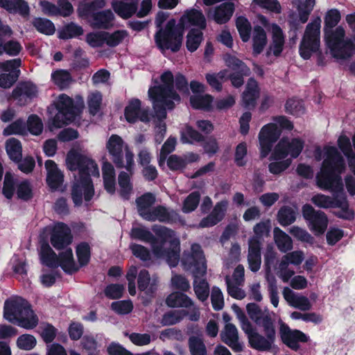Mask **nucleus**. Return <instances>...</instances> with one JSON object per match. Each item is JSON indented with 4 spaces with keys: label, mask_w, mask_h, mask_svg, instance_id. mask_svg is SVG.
I'll return each instance as SVG.
<instances>
[{
    "label": "nucleus",
    "mask_w": 355,
    "mask_h": 355,
    "mask_svg": "<svg viewBox=\"0 0 355 355\" xmlns=\"http://www.w3.org/2000/svg\"><path fill=\"white\" fill-rule=\"evenodd\" d=\"M285 108L288 113L297 116L304 113V105L298 99H289L287 101Z\"/></svg>",
    "instance_id": "0e129e2a"
},
{
    "label": "nucleus",
    "mask_w": 355,
    "mask_h": 355,
    "mask_svg": "<svg viewBox=\"0 0 355 355\" xmlns=\"http://www.w3.org/2000/svg\"><path fill=\"white\" fill-rule=\"evenodd\" d=\"M114 19L113 12L106 10L92 15L89 22L94 28L107 29L112 26Z\"/></svg>",
    "instance_id": "7c9ffc66"
},
{
    "label": "nucleus",
    "mask_w": 355,
    "mask_h": 355,
    "mask_svg": "<svg viewBox=\"0 0 355 355\" xmlns=\"http://www.w3.org/2000/svg\"><path fill=\"white\" fill-rule=\"evenodd\" d=\"M228 77L227 70H222L218 73H208L205 75L207 83L216 91L222 89V84Z\"/></svg>",
    "instance_id": "a19ab883"
},
{
    "label": "nucleus",
    "mask_w": 355,
    "mask_h": 355,
    "mask_svg": "<svg viewBox=\"0 0 355 355\" xmlns=\"http://www.w3.org/2000/svg\"><path fill=\"white\" fill-rule=\"evenodd\" d=\"M189 345L191 355H207L206 347L201 338L194 336L190 338Z\"/></svg>",
    "instance_id": "e2e57ef3"
},
{
    "label": "nucleus",
    "mask_w": 355,
    "mask_h": 355,
    "mask_svg": "<svg viewBox=\"0 0 355 355\" xmlns=\"http://www.w3.org/2000/svg\"><path fill=\"white\" fill-rule=\"evenodd\" d=\"M228 206V202L227 200H223L217 203L212 211V213L207 218H203L200 223V227H211L219 221H220L225 216V211Z\"/></svg>",
    "instance_id": "c85d7f7f"
},
{
    "label": "nucleus",
    "mask_w": 355,
    "mask_h": 355,
    "mask_svg": "<svg viewBox=\"0 0 355 355\" xmlns=\"http://www.w3.org/2000/svg\"><path fill=\"white\" fill-rule=\"evenodd\" d=\"M12 323L16 324L22 328L31 329L37 325L38 318L33 311L31 309V306H29L28 309H25L22 314H21L18 318L16 319V321Z\"/></svg>",
    "instance_id": "e433bc0d"
},
{
    "label": "nucleus",
    "mask_w": 355,
    "mask_h": 355,
    "mask_svg": "<svg viewBox=\"0 0 355 355\" xmlns=\"http://www.w3.org/2000/svg\"><path fill=\"white\" fill-rule=\"evenodd\" d=\"M102 103V95L98 92L91 93L87 99L89 112L92 114H96L100 110Z\"/></svg>",
    "instance_id": "69168bd1"
},
{
    "label": "nucleus",
    "mask_w": 355,
    "mask_h": 355,
    "mask_svg": "<svg viewBox=\"0 0 355 355\" xmlns=\"http://www.w3.org/2000/svg\"><path fill=\"white\" fill-rule=\"evenodd\" d=\"M29 306V304L23 298L18 296L11 297L4 303L3 317L12 323Z\"/></svg>",
    "instance_id": "aec40b11"
},
{
    "label": "nucleus",
    "mask_w": 355,
    "mask_h": 355,
    "mask_svg": "<svg viewBox=\"0 0 355 355\" xmlns=\"http://www.w3.org/2000/svg\"><path fill=\"white\" fill-rule=\"evenodd\" d=\"M236 28L243 42L249 41L252 26L250 21L244 17H239L236 21Z\"/></svg>",
    "instance_id": "de8ad7c7"
},
{
    "label": "nucleus",
    "mask_w": 355,
    "mask_h": 355,
    "mask_svg": "<svg viewBox=\"0 0 355 355\" xmlns=\"http://www.w3.org/2000/svg\"><path fill=\"white\" fill-rule=\"evenodd\" d=\"M312 202L320 208L338 207L340 210L337 215L343 218L350 219L353 217V212L348 207V204L345 198L341 200L333 199L323 194H317L312 197Z\"/></svg>",
    "instance_id": "f3484780"
},
{
    "label": "nucleus",
    "mask_w": 355,
    "mask_h": 355,
    "mask_svg": "<svg viewBox=\"0 0 355 355\" xmlns=\"http://www.w3.org/2000/svg\"><path fill=\"white\" fill-rule=\"evenodd\" d=\"M155 201V196L150 193H146L137 200L138 211L143 218H150L148 214L153 209L151 207Z\"/></svg>",
    "instance_id": "58836bf2"
},
{
    "label": "nucleus",
    "mask_w": 355,
    "mask_h": 355,
    "mask_svg": "<svg viewBox=\"0 0 355 355\" xmlns=\"http://www.w3.org/2000/svg\"><path fill=\"white\" fill-rule=\"evenodd\" d=\"M150 218H144L147 220L154 221L159 220L160 222H171L174 220L177 214L173 211H168L166 208L159 206L155 207L148 214Z\"/></svg>",
    "instance_id": "4c0bfd02"
},
{
    "label": "nucleus",
    "mask_w": 355,
    "mask_h": 355,
    "mask_svg": "<svg viewBox=\"0 0 355 355\" xmlns=\"http://www.w3.org/2000/svg\"><path fill=\"white\" fill-rule=\"evenodd\" d=\"M268 44L267 35L265 30L261 26H255L252 31V46L254 55L260 54Z\"/></svg>",
    "instance_id": "473e14b6"
},
{
    "label": "nucleus",
    "mask_w": 355,
    "mask_h": 355,
    "mask_svg": "<svg viewBox=\"0 0 355 355\" xmlns=\"http://www.w3.org/2000/svg\"><path fill=\"white\" fill-rule=\"evenodd\" d=\"M304 260V254L301 250H295L284 255L276 268L277 276L286 283L295 275L290 265L299 266Z\"/></svg>",
    "instance_id": "dca6fc26"
},
{
    "label": "nucleus",
    "mask_w": 355,
    "mask_h": 355,
    "mask_svg": "<svg viewBox=\"0 0 355 355\" xmlns=\"http://www.w3.org/2000/svg\"><path fill=\"white\" fill-rule=\"evenodd\" d=\"M137 3V0L114 1L112 3V6L119 16L127 19L135 12Z\"/></svg>",
    "instance_id": "2f4dec72"
},
{
    "label": "nucleus",
    "mask_w": 355,
    "mask_h": 355,
    "mask_svg": "<svg viewBox=\"0 0 355 355\" xmlns=\"http://www.w3.org/2000/svg\"><path fill=\"white\" fill-rule=\"evenodd\" d=\"M352 143L354 150L347 137L341 135L338 139V147L346 156L350 171L355 175V135L352 137Z\"/></svg>",
    "instance_id": "c756f323"
},
{
    "label": "nucleus",
    "mask_w": 355,
    "mask_h": 355,
    "mask_svg": "<svg viewBox=\"0 0 355 355\" xmlns=\"http://www.w3.org/2000/svg\"><path fill=\"white\" fill-rule=\"evenodd\" d=\"M128 37V33L125 30L105 32V44L110 47H114L121 44Z\"/></svg>",
    "instance_id": "c03bdc74"
},
{
    "label": "nucleus",
    "mask_w": 355,
    "mask_h": 355,
    "mask_svg": "<svg viewBox=\"0 0 355 355\" xmlns=\"http://www.w3.org/2000/svg\"><path fill=\"white\" fill-rule=\"evenodd\" d=\"M51 79L55 85L60 88H64L70 83L71 78L68 71L59 69L51 73Z\"/></svg>",
    "instance_id": "864d4df0"
},
{
    "label": "nucleus",
    "mask_w": 355,
    "mask_h": 355,
    "mask_svg": "<svg viewBox=\"0 0 355 355\" xmlns=\"http://www.w3.org/2000/svg\"><path fill=\"white\" fill-rule=\"evenodd\" d=\"M155 285V280L150 283V278L148 272L146 270H141L139 272L138 277V286L140 290L144 291L146 293H151L153 291L154 286Z\"/></svg>",
    "instance_id": "6e6d98bb"
},
{
    "label": "nucleus",
    "mask_w": 355,
    "mask_h": 355,
    "mask_svg": "<svg viewBox=\"0 0 355 355\" xmlns=\"http://www.w3.org/2000/svg\"><path fill=\"white\" fill-rule=\"evenodd\" d=\"M86 42L92 47H98L105 44V32H95L88 33L86 36Z\"/></svg>",
    "instance_id": "338daca9"
},
{
    "label": "nucleus",
    "mask_w": 355,
    "mask_h": 355,
    "mask_svg": "<svg viewBox=\"0 0 355 355\" xmlns=\"http://www.w3.org/2000/svg\"><path fill=\"white\" fill-rule=\"evenodd\" d=\"M54 103L57 112L52 119L51 125L53 128H60L73 120L76 112L69 96L61 94Z\"/></svg>",
    "instance_id": "2eb2a0df"
},
{
    "label": "nucleus",
    "mask_w": 355,
    "mask_h": 355,
    "mask_svg": "<svg viewBox=\"0 0 355 355\" xmlns=\"http://www.w3.org/2000/svg\"><path fill=\"white\" fill-rule=\"evenodd\" d=\"M303 216L308 221L310 230L315 235L322 234L326 230L328 220L326 215L322 211H316L309 205H305L302 207Z\"/></svg>",
    "instance_id": "a211bd4d"
},
{
    "label": "nucleus",
    "mask_w": 355,
    "mask_h": 355,
    "mask_svg": "<svg viewBox=\"0 0 355 355\" xmlns=\"http://www.w3.org/2000/svg\"><path fill=\"white\" fill-rule=\"evenodd\" d=\"M161 85L149 88L148 98L156 112L159 110L173 109L175 103L180 101V96L173 90L174 77L169 71L164 72L160 76Z\"/></svg>",
    "instance_id": "1a4fd4ad"
},
{
    "label": "nucleus",
    "mask_w": 355,
    "mask_h": 355,
    "mask_svg": "<svg viewBox=\"0 0 355 355\" xmlns=\"http://www.w3.org/2000/svg\"><path fill=\"white\" fill-rule=\"evenodd\" d=\"M84 33L81 26L71 23L65 26L59 31V37L61 39H70L83 35Z\"/></svg>",
    "instance_id": "603ef678"
},
{
    "label": "nucleus",
    "mask_w": 355,
    "mask_h": 355,
    "mask_svg": "<svg viewBox=\"0 0 355 355\" xmlns=\"http://www.w3.org/2000/svg\"><path fill=\"white\" fill-rule=\"evenodd\" d=\"M166 19L167 15L164 12H159L155 19L159 30L155 35V40L163 53L168 50L177 52L180 49L185 28L197 26L201 31L206 27L203 13L193 8L186 10L178 24L174 19L165 21Z\"/></svg>",
    "instance_id": "f03ea898"
},
{
    "label": "nucleus",
    "mask_w": 355,
    "mask_h": 355,
    "mask_svg": "<svg viewBox=\"0 0 355 355\" xmlns=\"http://www.w3.org/2000/svg\"><path fill=\"white\" fill-rule=\"evenodd\" d=\"M277 220L280 225L287 226L295 220V212L289 207L282 208L277 215Z\"/></svg>",
    "instance_id": "bf43d9fd"
},
{
    "label": "nucleus",
    "mask_w": 355,
    "mask_h": 355,
    "mask_svg": "<svg viewBox=\"0 0 355 355\" xmlns=\"http://www.w3.org/2000/svg\"><path fill=\"white\" fill-rule=\"evenodd\" d=\"M202 41V33L200 30L193 28L187 35L186 46L190 52L198 49Z\"/></svg>",
    "instance_id": "a18cd8bd"
},
{
    "label": "nucleus",
    "mask_w": 355,
    "mask_h": 355,
    "mask_svg": "<svg viewBox=\"0 0 355 355\" xmlns=\"http://www.w3.org/2000/svg\"><path fill=\"white\" fill-rule=\"evenodd\" d=\"M40 258L42 264L51 268L60 266L66 272L78 270L69 245L72 241L69 227L61 223L47 226L40 235Z\"/></svg>",
    "instance_id": "f257e3e1"
},
{
    "label": "nucleus",
    "mask_w": 355,
    "mask_h": 355,
    "mask_svg": "<svg viewBox=\"0 0 355 355\" xmlns=\"http://www.w3.org/2000/svg\"><path fill=\"white\" fill-rule=\"evenodd\" d=\"M304 146V141L301 138L284 137L279 141L272 150L270 155L269 171L272 174H279L285 171L297 158Z\"/></svg>",
    "instance_id": "0eeeda50"
},
{
    "label": "nucleus",
    "mask_w": 355,
    "mask_h": 355,
    "mask_svg": "<svg viewBox=\"0 0 355 355\" xmlns=\"http://www.w3.org/2000/svg\"><path fill=\"white\" fill-rule=\"evenodd\" d=\"M27 127L28 131L31 134L34 135H39L42 132L43 123L37 115L33 114L28 119Z\"/></svg>",
    "instance_id": "774afa93"
},
{
    "label": "nucleus",
    "mask_w": 355,
    "mask_h": 355,
    "mask_svg": "<svg viewBox=\"0 0 355 355\" xmlns=\"http://www.w3.org/2000/svg\"><path fill=\"white\" fill-rule=\"evenodd\" d=\"M274 240L281 252H286L293 248V241L291 237L279 227L274 229Z\"/></svg>",
    "instance_id": "ea45409f"
},
{
    "label": "nucleus",
    "mask_w": 355,
    "mask_h": 355,
    "mask_svg": "<svg viewBox=\"0 0 355 355\" xmlns=\"http://www.w3.org/2000/svg\"><path fill=\"white\" fill-rule=\"evenodd\" d=\"M224 61L225 64L232 70H239L243 75H249L250 69L241 60L234 55L226 54L224 56Z\"/></svg>",
    "instance_id": "09e8293b"
},
{
    "label": "nucleus",
    "mask_w": 355,
    "mask_h": 355,
    "mask_svg": "<svg viewBox=\"0 0 355 355\" xmlns=\"http://www.w3.org/2000/svg\"><path fill=\"white\" fill-rule=\"evenodd\" d=\"M182 265L185 270L191 271L193 275V287L197 297L202 302L206 300L209 295V286L202 277L206 273L207 266L200 245L193 244L191 252L184 254Z\"/></svg>",
    "instance_id": "6e6552de"
},
{
    "label": "nucleus",
    "mask_w": 355,
    "mask_h": 355,
    "mask_svg": "<svg viewBox=\"0 0 355 355\" xmlns=\"http://www.w3.org/2000/svg\"><path fill=\"white\" fill-rule=\"evenodd\" d=\"M234 11V3L232 1L223 3L214 8L206 10L209 19H212L217 24H225L232 17Z\"/></svg>",
    "instance_id": "393cba45"
},
{
    "label": "nucleus",
    "mask_w": 355,
    "mask_h": 355,
    "mask_svg": "<svg viewBox=\"0 0 355 355\" xmlns=\"http://www.w3.org/2000/svg\"><path fill=\"white\" fill-rule=\"evenodd\" d=\"M282 295L289 306L293 308L301 311H309L312 307V304L308 297L294 292L288 287L284 288Z\"/></svg>",
    "instance_id": "a878e982"
},
{
    "label": "nucleus",
    "mask_w": 355,
    "mask_h": 355,
    "mask_svg": "<svg viewBox=\"0 0 355 355\" xmlns=\"http://www.w3.org/2000/svg\"><path fill=\"white\" fill-rule=\"evenodd\" d=\"M313 157L316 161L322 159L320 170L316 175L317 185L324 190L343 191L340 174L345 169V164L336 148L330 146L316 147Z\"/></svg>",
    "instance_id": "39448f33"
},
{
    "label": "nucleus",
    "mask_w": 355,
    "mask_h": 355,
    "mask_svg": "<svg viewBox=\"0 0 355 355\" xmlns=\"http://www.w3.org/2000/svg\"><path fill=\"white\" fill-rule=\"evenodd\" d=\"M293 128V123L283 116H277L273 122L263 125L258 135L261 157H266L272 152V146L279 137L282 129L292 130Z\"/></svg>",
    "instance_id": "9d476101"
},
{
    "label": "nucleus",
    "mask_w": 355,
    "mask_h": 355,
    "mask_svg": "<svg viewBox=\"0 0 355 355\" xmlns=\"http://www.w3.org/2000/svg\"><path fill=\"white\" fill-rule=\"evenodd\" d=\"M213 102V97L209 94L193 95L190 98L191 106L196 109H208Z\"/></svg>",
    "instance_id": "8fccbe9b"
},
{
    "label": "nucleus",
    "mask_w": 355,
    "mask_h": 355,
    "mask_svg": "<svg viewBox=\"0 0 355 355\" xmlns=\"http://www.w3.org/2000/svg\"><path fill=\"white\" fill-rule=\"evenodd\" d=\"M340 19L338 10H329L324 18V40L327 46L335 57L345 58L350 56L355 51L354 44L349 40H344L345 29L338 26L333 29Z\"/></svg>",
    "instance_id": "423d86ee"
},
{
    "label": "nucleus",
    "mask_w": 355,
    "mask_h": 355,
    "mask_svg": "<svg viewBox=\"0 0 355 355\" xmlns=\"http://www.w3.org/2000/svg\"><path fill=\"white\" fill-rule=\"evenodd\" d=\"M21 65L20 59H13L5 62H0V87L3 88L10 87L17 80Z\"/></svg>",
    "instance_id": "6ab92c4d"
},
{
    "label": "nucleus",
    "mask_w": 355,
    "mask_h": 355,
    "mask_svg": "<svg viewBox=\"0 0 355 355\" xmlns=\"http://www.w3.org/2000/svg\"><path fill=\"white\" fill-rule=\"evenodd\" d=\"M46 170V183L51 190L62 189L64 175L58 168L57 164L53 160H47L45 162Z\"/></svg>",
    "instance_id": "bb28decb"
},
{
    "label": "nucleus",
    "mask_w": 355,
    "mask_h": 355,
    "mask_svg": "<svg viewBox=\"0 0 355 355\" xmlns=\"http://www.w3.org/2000/svg\"><path fill=\"white\" fill-rule=\"evenodd\" d=\"M6 150L8 157L12 161L18 162L21 158L22 147L17 139H8L6 142Z\"/></svg>",
    "instance_id": "79ce46f5"
},
{
    "label": "nucleus",
    "mask_w": 355,
    "mask_h": 355,
    "mask_svg": "<svg viewBox=\"0 0 355 355\" xmlns=\"http://www.w3.org/2000/svg\"><path fill=\"white\" fill-rule=\"evenodd\" d=\"M246 309L250 318L259 325H263V323L272 321V315H274V313H270L268 310L262 312L255 304H248Z\"/></svg>",
    "instance_id": "c9c22d12"
},
{
    "label": "nucleus",
    "mask_w": 355,
    "mask_h": 355,
    "mask_svg": "<svg viewBox=\"0 0 355 355\" xmlns=\"http://www.w3.org/2000/svg\"><path fill=\"white\" fill-rule=\"evenodd\" d=\"M270 42L266 51V55L279 56L284 48L285 37L282 30L276 24H272L270 29Z\"/></svg>",
    "instance_id": "b1692460"
},
{
    "label": "nucleus",
    "mask_w": 355,
    "mask_h": 355,
    "mask_svg": "<svg viewBox=\"0 0 355 355\" xmlns=\"http://www.w3.org/2000/svg\"><path fill=\"white\" fill-rule=\"evenodd\" d=\"M294 3L299 11L301 21L306 22L308 15L314 7L315 0H306L304 2L301 0H295Z\"/></svg>",
    "instance_id": "3c124183"
},
{
    "label": "nucleus",
    "mask_w": 355,
    "mask_h": 355,
    "mask_svg": "<svg viewBox=\"0 0 355 355\" xmlns=\"http://www.w3.org/2000/svg\"><path fill=\"white\" fill-rule=\"evenodd\" d=\"M124 116L125 120L131 123L139 120L142 122H148L150 120L148 110L142 108L141 101L137 98L128 101L124 109Z\"/></svg>",
    "instance_id": "412c9836"
},
{
    "label": "nucleus",
    "mask_w": 355,
    "mask_h": 355,
    "mask_svg": "<svg viewBox=\"0 0 355 355\" xmlns=\"http://www.w3.org/2000/svg\"><path fill=\"white\" fill-rule=\"evenodd\" d=\"M320 27L321 19L317 18L309 23L306 28L299 46L300 56L305 60L309 59L320 52Z\"/></svg>",
    "instance_id": "f8f14e48"
},
{
    "label": "nucleus",
    "mask_w": 355,
    "mask_h": 355,
    "mask_svg": "<svg viewBox=\"0 0 355 355\" xmlns=\"http://www.w3.org/2000/svg\"><path fill=\"white\" fill-rule=\"evenodd\" d=\"M166 302L168 306L171 307L190 308L192 313L189 315V319L191 320H197L199 318L200 313L198 309L193 305L190 298L182 293L175 292L171 293L166 298Z\"/></svg>",
    "instance_id": "5701e85b"
},
{
    "label": "nucleus",
    "mask_w": 355,
    "mask_h": 355,
    "mask_svg": "<svg viewBox=\"0 0 355 355\" xmlns=\"http://www.w3.org/2000/svg\"><path fill=\"white\" fill-rule=\"evenodd\" d=\"M153 230L156 238L147 228L136 226L131 230L130 237L150 243L155 258L165 260L171 267L176 266L180 257V241L174 232L158 225L154 226Z\"/></svg>",
    "instance_id": "20e7f679"
},
{
    "label": "nucleus",
    "mask_w": 355,
    "mask_h": 355,
    "mask_svg": "<svg viewBox=\"0 0 355 355\" xmlns=\"http://www.w3.org/2000/svg\"><path fill=\"white\" fill-rule=\"evenodd\" d=\"M106 149L117 167L124 168L130 174L132 173L135 166L134 154L121 137L111 135L107 141Z\"/></svg>",
    "instance_id": "9b49d317"
},
{
    "label": "nucleus",
    "mask_w": 355,
    "mask_h": 355,
    "mask_svg": "<svg viewBox=\"0 0 355 355\" xmlns=\"http://www.w3.org/2000/svg\"><path fill=\"white\" fill-rule=\"evenodd\" d=\"M66 165L68 169L76 172L71 195L74 204L79 206L83 199L89 201L92 198L94 189L91 178L99 177L98 167L89 157L74 150L68 153Z\"/></svg>",
    "instance_id": "7ed1b4c3"
},
{
    "label": "nucleus",
    "mask_w": 355,
    "mask_h": 355,
    "mask_svg": "<svg viewBox=\"0 0 355 355\" xmlns=\"http://www.w3.org/2000/svg\"><path fill=\"white\" fill-rule=\"evenodd\" d=\"M118 183L120 195L123 198L128 199L132 191L130 175L125 172L120 173L118 178Z\"/></svg>",
    "instance_id": "49530a36"
},
{
    "label": "nucleus",
    "mask_w": 355,
    "mask_h": 355,
    "mask_svg": "<svg viewBox=\"0 0 355 355\" xmlns=\"http://www.w3.org/2000/svg\"><path fill=\"white\" fill-rule=\"evenodd\" d=\"M33 25L39 32L45 35H53L55 31L53 24L46 19L37 18L34 20Z\"/></svg>",
    "instance_id": "13d9d810"
},
{
    "label": "nucleus",
    "mask_w": 355,
    "mask_h": 355,
    "mask_svg": "<svg viewBox=\"0 0 355 355\" xmlns=\"http://www.w3.org/2000/svg\"><path fill=\"white\" fill-rule=\"evenodd\" d=\"M153 109H155L153 107ZM166 110H169L168 108L162 109L156 112L155 110V119H154V121H156L157 119V121H155L156 124V135H155V139L158 143H160L164 137V133L166 132V125L164 123V119L166 117Z\"/></svg>",
    "instance_id": "37998d69"
},
{
    "label": "nucleus",
    "mask_w": 355,
    "mask_h": 355,
    "mask_svg": "<svg viewBox=\"0 0 355 355\" xmlns=\"http://www.w3.org/2000/svg\"><path fill=\"white\" fill-rule=\"evenodd\" d=\"M259 96V89L257 81L250 79L243 94V104L246 107H253Z\"/></svg>",
    "instance_id": "72a5a7b5"
},
{
    "label": "nucleus",
    "mask_w": 355,
    "mask_h": 355,
    "mask_svg": "<svg viewBox=\"0 0 355 355\" xmlns=\"http://www.w3.org/2000/svg\"><path fill=\"white\" fill-rule=\"evenodd\" d=\"M76 254L79 262L78 267L87 264L90 259V248L87 243H83L76 248Z\"/></svg>",
    "instance_id": "052dcab7"
},
{
    "label": "nucleus",
    "mask_w": 355,
    "mask_h": 355,
    "mask_svg": "<svg viewBox=\"0 0 355 355\" xmlns=\"http://www.w3.org/2000/svg\"><path fill=\"white\" fill-rule=\"evenodd\" d=\"M180 139L182 143L192 144L196 141H200L202 139V135L187 125L181 130Z\"/></svg>",
    "instance_id": "5fc2aeb1"
},
{
    "label": "nucleus",
    "mask_w": 355,
    "mask_h": 355,
    "mask_svg": "<svg viewBox=\"0 0 355 355\" xmlns=\"http://www.w3.org/2000/svg\"><path fill=\"white\" fill-rule=\"evenodd\" d=\"M262 326L264 327L266 336L258 334L252 325L249 327V331H244L248 336L250 345L259 351L270 349L275 338V331L272 321H268Z\"/></svg>",
    "instance_id": "4468645a"
},
{
    "label": "nucleus",
    "mask_w": 355,
    "mask_h": 355,
    "mask_svg": "<svg viewBox=\"0 0 355 355\" xmlns=\"http://www.w3.org/2000/svg\"><path fill=\"white\" fill-rule=\"evenodd\" d=\"M220 337L222 340L234 351L240 352L242 350L243 346L238 340V330L234 324L231 323L226 324L220 334Z\"/></svg>",
    "instance_id": "cd10ccee"
},
{
    "label": "nucleus",
    "mask_w": 355,
    "mask_h": 355,
    "mask_svg": "<svg viewBox=\"0 0 355 355\" xmlns=\"http://www.w3.org/2000/svg\"><path fill=\"white\" fill-rule=\"evenodd\" d=\"M102 173L105 189L110 193L116 190L115 171L112 164L107 161L103 163Z\"/></svg>",
    "instance_id": "f704fd0d"
},
{
    "label": "nucleus",
    "mask_w": 355,
    "mask_h": 355,
    "mask_svg": "<svg viewBox=\"0 0 355 355\" xmlns=\"http://www.w3.org/2000/svg\"><path fill=\"white\" fill-rule=\"evenodd\" d=\"M270 227V221L268 220L257 223L254 227L255 236L249 241L248 255L249 268L253 272H257L259 270L261 263L259 239L269 234Z\"/></svg>",
    "instance_id": "ddd939ff"
},
{
    "label": "nucleus",
    "mask_w": 355,
    "mask_h": 355,
    "mask_svg": "<svg viewBox=\"0 0 355 355\" xmlns=\"http://www.w3.org/2000/svg\"><path fill=\"white\" fill-rule=\"evenodd\" d=\"M279 334L282 341L288 347L297 350L299 347L298 342H307L309 337L303 332L291 329L284 323L280 322Z\"/></svg>",
    "instance_id": "4be33fe9"
},
{
    "label": "nucleus",
    "mask_w": 355,
    "mask_h": 355,
    "mask_svg": "<svg viewBox=\"0 0 355 355\" xmlns=\"http://www.w3.org/2000/svg\"><path fill=\"white\" fill-rule=\"evenodd\" d=\"M186 315L184 311H173L164 315L161 323L164 326L173 325L179 322Z\"/></svg>",
    "instance_id": "680f3d73"
},
{
    "label": "nucleus",
    "mask_w": 355,
    "mask_h": 355,
    "mask_svg": "<svg viewBox=\"0 0 355 355\" xmlns=\"http://www.w3.org/2000/svg\"><path fill=\"white\" fill-rule=\"evenodd\" d=\"M16 344L20 349L31 351L36 346L37 340L33 335L26 334L18 337Z\"/></svg>",
    "instance_id": "4d7b16f0"
}]
</instances>
